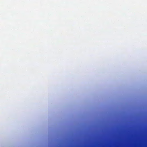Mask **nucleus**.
Returning <instances> with one entry per match:
<instances>
[{"mask_svg": "<svg viewBox=\"0 0 147 147\" xmlns=\"http://www.w3.org/2000/svg\"><path fill=\"white\" fill-rule=\"evenodd\" d=\"M83 134H84V133H83Z\"/></svg>", "mask_w": 147, "mask_h": 147, "instance_id": "1", "label": "nucleus"}]
</instances>
